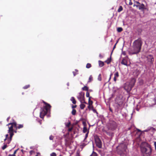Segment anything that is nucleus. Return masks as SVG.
Listing matches in <instances>:
<instances>
[{
  "label": "nucleus",
  "instance_id": "1",
  "mask_svg": "<svg viewBox=\"0 0 156 156\" xmlns=\"http://www.w3.org/2000/svg\"><path fill=\"white\" fill-rule=\"evenodd\" d=\"M141 150L143 156H151L152 153L151 146L145 142H142L140 146Z\"/></svg>",
  "mask_w": 156,
  "mask_h": 156
},
{
  "label": "nucleus",
  "instance_id": "2",
  "mask_svg": "<svg viewBox=\"0 0 156 156\" xmlns=\"http://www.w3.org/2000/svg\"><path fill=\"white\" fill-rule=\"evenodd\" d=\"M43 102L45 105V106L41 109V111L40 113V116L41 118L43 119L44 116L47 114L48 112H49L50 108L51 107V106L49 104L46 103L44 101Z\"/></svg>",
  "mask_w": 156,
  "mask_h": 156
},
{
  "label": "nucleus",
  "instance_id": "3",
  "mask_svg": "<svg viewBox=\"0 0 156 156\" xmlns=\"http://www.w3.org/2000/svg\"><path fill=\"white\" fill-rule=\"evenodd\" d=\"M8 126L9 128V130H8V133H9L10 136H11V137H12L14 135V133L15 132L16 133L17 131L16 130H14L13 128H16V122H10L6 125Z\"/></svg>",
  "mask_w": 156,
  "mask_h": 156
},
{
  "label": "nucleus",
  "instance_id": "4",
  "mask_svg": "<svg viewBox=\"0 0 156 156\" xmlns=\"http://www.w3.org/2000/svg\"><path fill=\"white\" fill-rule=\"evenodd\" d=\"M127 146L125 144L122 143L120 144L117 148L118 153L121 155L124 152H126Z\"/></svg>",
  "mask_w": 156,
  "mask_h": 156
},
{
  "label": "nucleus",
  "instance_id": "5",
  "mask_svg": "<svg viewBox=\"0 0 156 156\" xmlns=\"http://www.w3.org/2000/svg\"><path fill=\"white\" fill-rule=\"evenodd\" d=\"M143 44L141 38H138L137 40H135L133 43V45L137 48L141 50V46Z\"/></svg>",
  "mask_w": 156,
  "mask_h": 156
},
{
  "label": "nucleus",
  "instance_id": "6",
  "mask_svg": "<svg viewBox=\"0 0 156 156\" xmlns=\"http://www.w3.org/2000/svg\"><path fill=\"white\" fill-rule=\"evenodd\" d=\"M140 50L137 48H136L133 45L132 47L129 49V53L130 55H132L133 54H136L138 53Z\"/></svg>",
  "mask_w": 156,
  "mask_h": 156
},
{
  "label": "nucleus",
  "instance_id": "7",
  "mask_svg": "<svg viewBox=\"0 0 156 156\" xmlns=\"http://www.w3.org/2000/svg\"><path fill=\"white\" fill-rule=\"evenodd\" d=\"M117 127V124L114 121H110L108 125V129L112 131L115 130Z\"/></svg>",
  "mask_w": 156,
  "mask_h": 156
},
{
  "label": "nucleus",
  "instance_id": "8",
  "mask_svg": "<svg viewBox=\"0 0 156 156\" xmlns=\"http://www.w3.org/2000/svg\"><path fill=\"white\" fill-rule=\"evenodd\" d=\"M136 6L138 9L144 11L145 10L147 9V8L143 4H141L138 2H136L133 6Z\"/></svg>",
  "mask_w": 156,
  "mask_h": 156
},
{
  "label": "nucleus",
  "instance_id": "9",
  "mask_svg": "<svg viewBox=\"0 0 156 156\" xmlns=\"http://www.w3.org/2000/svg\"><path fill=\"white\" fill-rule=\"evenodd\" d=\"M94 140L96 146L99 148H101L102 143L99 137L97 136H94Z\"/></svg>",
  "mask_w": 156,
  "mask_h": 156
},
{
  "label": "nucleus",
  "instance_id": "10",
  "mask_svg": "<svg viewBox=\"0 0 156 156\" xmlns=\"http://www.w3.org/2000/svg\"><path fill=\"white\" fill-rule=\"evenodd\" d=\"M79 94V97H78V98L79 99H80L81 102V103L87 104V103L84 100V93L81 92Z\"/></svg>",
  "mask_w": 156,
  "mask_h": 156
},
{
  "label": "nucleus",
  "instance_id": "11",
  "mask_svg": "<svg viewBox=\"0 0 156 156\" xmlns=\"http://www.w3.org/2000/svg\"><path fill=\"white\" fill-rule=\"evenodd\" d=\"M133 87L130 84L126 83L124 86V88L127 91H129L131 90Z\"/></svg>",
  "mask_w": 156,
  "mask_h": 156
},
{
  "label": "nucleus",
  "instance_id": "12",
  "mask_svg": "<svg viewBox=\"0 0 156 156\" xmlns=\"http://www.w3.org/2000/svg\"><path fill=\"white\" fill-rule=\"evenodd\" d=\"M127 59L128 57H126L122 58V59L121 62V63L125 66H127Z\"/></svg>",
  "mask_w": 156,
  "mask_h": 156
},
{
  "label": "nucleus",
  "instance_id": "13",
  "mask_svg": "<svg viewBox=\"0 0 156 156\" xmlns=\"http://www.w3.org/2000/svg\"><path fill=\"white\" fill-rule=\"evenodd\" d=\"M147 60L148 62H153L154 61V58L151 55H148L147 57Z\"/></svg>",
  "mask_w": 156,
  "mask_h": 156
},
{
  "label": "nucleus",
  "instance_id": "14",
  "mask_svg": "<svg viewBox=\"0 0 156 156\" xmlns=\"http://www.w3.org/2000/svg\"><path fill=\"white\" fill-rule=\"evenodd\" d=\"M12 137H11V136H10V137H9V138H7L6 137H5V139L4 140V141H7L6 144H9L12 140Z\"/></svg>",
  "mask_w": 156,
  "mask_h": 156
},
{
  "label": "nucleus",
  "instance_id": "15",
  "mask_svg": "<svg viewBox=\"0 0 156 156\" xmlns=\"http://www.w3.org/2000/svg\"><path fill=\"white\" fill-rule=\"evenodd\" d=\"M135 79L134 78H132L131 79V80L129 84H130L131 85V86L133 87L135 84Z\"/></svg>",
  "mask_w": 156,
  "mask_h": 156
},
{
  "label": "nucleus",
  "instance_id": "16",
  "mask_svg": "<svg viewBox=\"0 0 156 156\" xmlns=\"http://www.w3.org/2000/svg\"><path fill=\"white\" fill-rule=\"evenodd\" d=\"M23 127V124H19L17 125V123H16V129L17 131V129H20L22 128Z\"/></svg>",
  "mask_w": 156,
  "mask_h": 156
},
{
  "label": "nucleus",
  "instance_id": "17",
  "mask_svg": "<svg viewBox=\"0 0 156 156\" xmlns=\"http://www.w3.org/2000/svg\"><path fill=\"white\" fill-rule=\"evenodd\" d=\"M111 61V56H110V58H108L107 60H106L105 62L108 64H110Z\"/></svg>",
  "mask_w": 156,
  "mask_h": 156
},
{
  "label": "nucleus",
  "instance_id": "18",
  "mask_svg": "<svg viewBox=\"0 0 156 156\" xmlns=\"http://www.w3.org/2000/svg\"><path fill=\"white\" fill-rule=\"evenodd\" d=\"M70 100L72 101V103L74 104H75L76 103V101L74 97H72Z\"/></svg>",
  "mask_w": 156,
  "mask_h": 156
},
{
  "label": "nucleus",
  "instance_id": "19",
  "mask_svg": "<svg viewBox=\"0 0 156 156\" xmlns=\"http://www.w3.org/2000/svg\"><path fill=\"white\" fill-rule=\"evenodd\" d=\"M98 63H99V66L101 67H102L104 66V62L101 61H100V60L99 61Z\"/></svg>",
  "mask_w": 156,
  "mask_h": 156
},
{
  "label": "nucleus",
  "instance_id": "20",
  "mask_svg": "<svg viewBox=\"0 0 156 156\" xmlns=\"http://www.w3.org/2000/svg\"><path fill=\"white\" fill-rule=\"evenodd\" d=\"M93 80V77L92 75H90L89 76L88 82L90 83Z\"/></svg>",
  "mask_w": 156,
  "mask_h": 156
},
{
  "label": "nucleus",
  "instance_id": "21",
  "mask_svg": "<svg viewBox=\"0 0 156 156\" xmlns=\"http://www.w3.org/2000/svg\"><path fill=\"white\" fill-rule=\"evenodd\" d=\"M91 97H89L88 99V104L89 105H92L93 104V101L90 100Z\"/></svg>",
  "mask_w": 156,
  "mask_h": 156
},
{
  "label": "nucleus",
  "instance_id": "22",
  "mask_svg": "<svg viewBox=\"0 0 156 156\" xmlns=\"http://www.w3.org/2000/svg\"><path fill=\"white\" fill-rule=\"evenodd\" d=\"M82 90H83L88 91V88L86 86H84L82 88Z\"/></svg>",
  "mask_w": 156,
  "mask_h": 156
},
{
  "label": "nucleus",
  "instance_id": "23",
  "mask_svg": "<svg viewBox=\"0 0 156 156\" xmlns=\"http://www.w3.org/2000/svg\"><path fill=\"white\" fill-rule=\"evenodd\" d=\"M123 10V8L122 6H120L118 9L117 11L118 12H120Z\"/></svg>",
  "mask_w": 156,
  "mask_h": 156
},
{
  "label": "nucleus",
  "instance_id": "24",
  "mask_svg": "<svg viewBox=\"0 0 156 156\" xmlns=\"http://www.w3.org/2000/svg\"><path fill=\"white\" fill-rule=\"evenodd\" d=\"M73 75L74 76H75L76 74H78V70L77 69H75V71L73 72Z\"/></svg>",
  "mask_w": 156,
  "mask_h": 156
},
{
  "label": "nucleus",
  "instance_id": "25",
  "mask_svg": "<svg viewBox=\"0 0 156 156\" xmlns=\"http://www.w3.org/2000/svg\"><path fill=\"white\" fill-rule=\"evenodd\" d=\"M76 110L75 109H73L72 112V114L74 115H76Z\"/></svg>",
  "mask_w": 156,
  "mask_h": 156
},
{
  "label": "nucleus",
  "instance_id": "26",
  "mask_svg": "<svg viewBox=\"0 0 156 156\" xmlns=\"http://www.w3.org/2000/svg\"><path fill=\"white\" fill-rule=\"evenodd\" d=\"M90 156H98V155L96 152L93 151Z\"/></svg>",
  "mask_w": 156,
  "mask_h": 156
},
{
  "label": "nucleus",
  "instance_id": "27",
  "mask_svg": "<svg viewBox=\"0 0 156 156\" xmlns=\"http://www.w3.org/2000/svg\"><path fill=\"white\" fill-rule=\"evenodd\" d=\"M85 107V105L83 104H81L80 105V108L81 109H83Z\"/></svg>",
  "mask_w": 156,
  "mask_h": 156
},
{
  "label": "nucleus",
  "instance_id": "28",
  "mask_svg": "<svg viewBox=\"0 0 156 156\" xmlns=\"http://www.w3.org/2000/svg\"><path fill=\"white\" fill-rule=\"evenodd\" d=\"M123 30V29L122 27H118L117 29V31L118 32H120Z\"/></svg>",
  "mask_w": 156,
  "mask_h": 156
},
{
  "label": "nucleus",
  "instance_id": "29",
  "mask_svg": "<svg viewBox=\"0 0 156 156\" xmlns=\"http://www.w3.org/2000/svg\"><path fill=\"white\" fill-rule=\"evenodd\" d=\"M91 64L89 63H87L86 66V67L87 69L90 68L91 67Z\"/></svg>",
  "mask_w": 156,
  "mask_h": 156
},
{
  "label": "nucleus",
  "instance_id": "30",
  "mask_svg": "<svg viewBox=\"0 0 156 156\" xmlns=\"http://www.w3.org/2000/svg\"><path fill=\"white\" fill-rule=\"evenodd\" d=\"M107 134L110 136H113V133L110 132H108L107 133Z\"/></svg>",
  "mask_w": 156,
  "mask_h": 156
},
{
  "label": "nucleus",
  "instance_id": "31",
  "mask_svg": "<svg viewBox=\"0 0 156 156\" xmlns=\"http://www.w3.org/2000/svg\"><path fill=\"white\" fill-rule=\"evenodd\" d=\"M91 110L93 111L94 112L96 113L97 114H98V112L96 110L94 109L93 106L92 107Z\"/></svg>",
  "mask_w": 156,
  "mask_h": 156
},
{
  "label": "nucleus",
  "instance_id": "32",
  "mask_svg": "<svg viewBox=\"0 0 156 156\" xmlns=\"http://www.w3.org/2000/svg\"><path fill=\"white\" fill-rule=\"evenodd\" d=\"M87 131V129L86 127H84L83 128V132L84 133H85Z\"/></svg>",
  "mask_w": 156,
  "mask_h": 156
},
{
  "label": "nucleus",
  "instance_id": "33",
  "mask_svg": "<svg viewBox=\"0 0 156 156\" xmlns=\"http://www.w3.org/2000/svg\"><path fill=\"white\" fill-rule=\"evenodd\" d=\"M30 87V85H26L24 86L23 87V88L24 89H27L28 88H29Z\"/></svg>",
  "mask_w": 156,
  "mask_h": 156
},
{
  "label": "nucleus",
  "instance_id": "34",
  "mask_svg": "<svg viewBox=\"0 0 156 156\" xmlns=\"http://www.w3.org/2000/svg\"><path fill=\"white\" fill-rule=\"evenodd\" d=\"M114 76L116 77H118L119 76V74L118 72L115 73L114 74Z\"/></svg>",
  "mask_w": 156,
  "mask_h": 156
},
{
  "label": "nucleus",
  "instance_id": "35",
  "mask_svg": "<svg viewBox=\"0 0 156 156\" xmlns=\"http://www.w3.org/2000/svg\"><path fill=\"white\" fill-rule=\"evenodd\" d=\"M98 80L100 81H101V74H99L98 76Z\"/></svg>",
  "mask_w": 156,
  "mask_h": 156
},
{
  "label": "nucleus",
  "instance_id": "36",
  "mask_svg": "<svg viewBox=\"0 0 156 156\" xmlns=\"http://www.w3.org/2000/svg\"><path fill=\"white\" fill-rule=\"evenodd\" d=\"M123 102L122 101H120L118 103V105H119V106L121 107L122 106L123 104Z\"/></svg>",
  "mask_w": 156,
  "mask_h": 156
},
{
  "label": "nucleus",
  "instance_id": "37",
  "mask_svg": "<svg viewBox=\"0 0 156 156\" xmlns=\"http://www.w3.org/2000/svg\"><path fill=\"white\" fill-rule=\"evenodd\" d=\"M50 156H56V154L55 153L53 152L51 154Z\"/></svg>",
  "mask_w": 156,
  "mask_h": 156
},
{
  "label": "nucleus",
  "instance_id": "38",
  "mask_svg": "<svg viewBox=\"0 0 156 156\" xmlns=\"http://www.w3.org/2000/svg\"><path fill=\"white\" fill-rule=\"evenodd\" d=\"M7 146L6 144H5L2 147V149L3 150L5 149L7 147Z\"/></svg>",
  "mask_w": 156,
  "mask_h": 156
},
{
  "label": "nucleus",
  "instance_id": "39",
  "mask_svg": "<svg viewBox=\"0 0 156 156\" xmlns=\"http://www.w3.org/2000/svg\"><path fill=\"white\" fill-rule=\"evenodd\" d=\"M54 138V136L51 135L49 136V138L50 140H53Z\"/></svg>",
  "mask_w": 156,
  "mask_h": 156
},
{
  "label": "nucleus",
  "instance_id": "40",
  "mask_svg": "<svg viewBox=\"0 0 156 156\" xmlns=\"http://www.w3.org/2000/svg\"><path fill=\"white\" fill-rule=\"evenodd\" d=\"M88 133H89V131H88L87 132V133L86 134L85 136V139H84V140H86V139L87 138V137L88 136Z\"/></svg>",
  "mask_w": 156,
  "mask_h": 156
},
{
  "label": "nucleus",
  "instance_id": "41",
  "mask_svg": "<svg viewBox=\"0 0 156 156\" xmlns=\"http://www.w3.org/2000/svg\"><path fill=\"white\" fill-rule=\"evenodd\" d=\"M70 124H71L70 122H69L67 123V124L66 125V126L67 127H69L70 126Z\"/></svg>",
  "mask_w": 156,
  "mask_h": 156
},
{
  "label": "nucleus",
  "instance_id": "42",
  "mask_svg": "<svg viewBox=\"0 0 156 156\" xmlns=\"http://www.w3.org/2000/svg\"><path fill=\"white\" fill-rule=\"evenodd\" d=\"M90 93L89 92H87L86 94V96L87 97L89 98Z\"/></svg>",
  "mask_w": 156,
  "mask_h": 156
},
{
  "label": "nucleus",
  "instance_id": "43",
  "mask_svg": "<svg viewBox=\"0 0 156 156\" xmlns=\"http://www.w3.org/2000/svg\"><path fill=\"white\" fill-rule=\"evenodd\" d=\"M17 151V150H16L14 151L13 153V156H16L15 154L16 153Z\"/></svg>",
  "mask_w": 156,
  "mask_h": 156
},
{
  "label": "nucleus",
  "instance_id": "44",
  "mask_svg": "<svg viewBox=\"0 0 156 156\" xmlns=\"http://www.w3.org/2000/svg\"><path fill=\"white\" fill-rule=\"evenodd\" d=\"M112 73H111L110 75V77H109V79L108 80V81L109 82L110 80H111V77L112 76Z\"/></svg>",
  "mask_w": 156,
  "mask_h": 156
},
{
  "label": "nucleus",
  "instance_id": "45",
  "mask_svg": "<svg viewBox=\"0 0 156 156\" xmlns=\"http://www.w3.org/2000/svg\"><path fill=\"white\" fill-rule=\"evenodd\" d=\"M112 73H111L110 75V77H109V79L108 80V81L109 82L110 80H111V77L112 76Z\"/></svg>",
  "mask_w": 156,
  "mask_h": 156
},
{
  "label": "nucleus",
  "instance_id": "46",
  "mask_svg": "<svg viewBox=\"0 0 156 156\" xmlns=\"http://www.w3.org/2000/svg\"><path fill=\"white\" fill-rule=\"evenodd\" d=\"M76 156H80V153L79 152H76Z\"/></svg>",
  "mask_w": 156,
  "mask_h": 156
},
{
  "label": "nucleus",
  "instance_id": "47",
  "mask_svg": "<svg viewBox=\"0 0 156 156\" xmlns=\"http://www.w3.org/2000/svg\"><path fill=\"white\" fill-rule=\"evenodd\" d=\"M73 129V128L72 127L70 128H69L68 129V131L69 132H70L72 131V129Z\"/></svg>",
  "mask_w": 156,
  "mask_h": 156
},
{
  "label": "nucleus",
  "instance_id": "48",
  "mask_svg": "<svg viewBox=\"0 0 156 156\" xmlns=\"http://www.w3.org/2000/svg\"><path fill=\"white\" fill-rule=\"evenodd\" d=\"M154 145L155 147V149L156 150V141L154 142Z\"/></svg>",
  "mask_w": 156,
  "mask_h": 156
},
{
  "label": "nucleus",
  "instance_id": "49",
  "mask_svg": "<svg viewBox=\"0 0 156 156\" xmlns=\"http://www.w3.org/2000/svg\"><path fill=\"white\" fill-rule=\"evenodd\" d=\"M76 106H77L76 105H73L72 106V108L73 109H74V108H76Z\"/></svg>",
  "mask_w": 156,
  "mask_h": 156
},
{
  "label": "nucleus",
  "instance_id": "50",
  "mask_svg": "<svg viewBox=\"0 0 156 156\" xmlns=\"http://www.w3.org/2000/svg\"><path fill=\"white\" fill-rule=\"evenodd\" d=\"M116 77H115V76L114 77V81H115V82L116 81V80H117V79H116Z\"/></svg>",
  "mask_w": 156,
  "mask_h": 156
},
{
  "label": "nucleus",
  "instance_id": "51",
  "mask_svg": "<svg viewBox=\"0 0 156 156\" xmlns=\"http://www.w3.org/2000/svg\"><path fill=\"white\" fill-rule=\"evenodd\" d=\"M10 119V117H8L7 119V121L8 122L9 121V119Z\"/></svg>",
  "mask_w": 156,
  "mask_h": 156
},
{
  "label": "nucleus",
  "instance_id": "52",
  "mask_svg": "<svg viewBox=\"0 0 156 156\" xmlns=\"http://www.w3.org/2000/svg\"><path fill=\"white\" fill-rule=\"evenodd\" d=\"M9 135L8 134H7L5 135V137H6L7 138H9V137H8Z\"/></svg>",
  "mask_w": 156,
  "mask_h": 156
},
{
  "label": "nucleus",
  "instance_id": "53",
  "mask_svg": "<svg viewBox=\"0 0 156 156\" xmlns=\"http://www.w3.org/2000/svg\"><path fill=\"white\" fill-rule=\"evenodd\" d=\"M103 132L104 133H106L107 134V133H108V132L106 130H104L103 131Z\"/></svg>",
  "mask_w": 156,
  "mask_h": 156
},
{
  "label": "nucleus",
  "instance_id": "54",
  "mask_svg": "<svg viewBox=\"0 0 156 156\" xmlns=\"http://www.w3.org/2000/svg\"><path fill=\"white\" fill-rule=\"evenodd\" d=\"M99 57H100V58H102V57H102V55H101V54H100L99 55Z\"/></svg>",
  "mask_w": 156,
  "mask_h": 156
},
{
  "label": "nucleus",
  "instance_id": "55",
  "mask_svg": "<svg viewBox=\"0 0 156 156\" xmlns=\"http://www.w3.org/2000/svg\"><path fill=\"white\" fill-rule=\"evenodd\" d=\"M129 4L130 5H132V4H133V3L131 2H129Z\"/></svg>",
  "mask_w": 156,
  "mask_h": 156
},
{
  "label": "nucleus",
  "instance_id": "56",
  "mask_svg": "<svg viewBox=\"0 0 156 156\" xmlns=\"http://www.w3.org/2000/svg\"><path fill=\"white\" fill-rule=\"evenodd\" d=\"M116 43L114 45V47L113 48V50L115 48V46H116Z\"/></svg>",
  "mask_w": 156,
  "mask_h": 156
},
{
  "label": "nucleus",
  "instance_id": "57",
  "mask_svg": "<svg viewBox=\"0 0 156 156\" xmlns=\"http://www.w3.org/2000/svg\"><path fill=\"white\" fill-rule=\"evenodd\" d=\"M13 154H9L8 156H13Z\"/></svg>",
  "mask_w": 156,
  "mask_h": 156
},
{
  "label": "nucleus",
  "instance_id": "58",
  "mask_svg": "<svg viewBox=\"0 0 156 156\" xmlns=\"http://www.w3.org/2000/svg\"><path fill=\"white\" fill-rule=\"evenodd\" d=\"M90 105H89V106H88V108L89 109H90Z\"/></svg>",
  "mask_w": 156,
  "mask_h": 156
},
{
  "label": "nucleus",
  "instance_id": "59",
  "mask_svg": "<svg viewBox=\"0 0 156 156\" xmlns=\"http://www.w3.org/2000/svg\"><path fill=\"white\" fill-rule=\"evenodd\" d=\"M137 130L139 132L140 131V129H137Z\"/></svg>",
  "mask_w": 156,
  "mask_h": 156
},
{
  "label": "nucleus",
  "instance_id": "60",
  "mask_svg": "<svg viewBox=\"0 0 156 156\" xmlns=\"http://www.w3.org/2000/svg\"><path fill=\"white\" fill-rule=\"evenodd\" d=\"M110 110L111 111V112H112V109H111V108H110Z\"/></svg>",
  "mask_w": 156,
  "mask_h": 156
},
{
  "label": "nucleus",
  "instance_id": "61",
  "mask_svg": "<svg viewBox=\"0 0 156 156\" xmlns=\"http://www.w3.org/2000/svg\"><path fill=\"white\" fill-rule=\"evenodd\" d=\"M130 129H131V128L130 127H129V128H128L129 130H130Z\"/></svg>",
  "mask_w": 156,
  "mask_h": 156
},
{
  "label": "nucleus",
  "instance_id": "62",
  "mask_svg": "<svg viewBox=\"0 0 156 156\" xmlns=\"http://www.w3.org/2000/svg\"><path fill=\"white\" fill-rule=\"evenodd\" d=\"M145 131L147 132V130H145Z\"/></svg>",
  "mask_w": 156,
  "mask_h": 156
},
{
  "label": "nucleus",
  "instance_id": "63",
  "mask_svg": "<svg viewBox=\"0 0 156 156\" xmlns=\"http://www.w3.org/2000/svg\"><path fill=\"white\" fill-rule=\"evenodd\" d=\"M36 156H38L37 155H36Z\"/></svg>",
  "mask_w": 156,
  "mask_h": 156
}]
</instances>
